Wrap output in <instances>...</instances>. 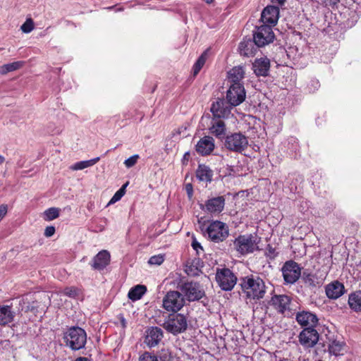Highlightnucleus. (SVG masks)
I'll return each mask as SVG.
<instances>
[{"label":"nucleus","instance_id":"nucleus-3","mask_svg":"<svg viewBox=\"0 0 361 361\" xmlns=\"http://www.w3.org/2000/svg\"><path fill=\"white\" fill-rule=\"evenodd\" d=\"M177 288L189 302L198 301L205 296V292L200 283L194 281L179 279Z\"/></svg>","mask_w":361,"mask_h":361},{"label":"nucleus","instance_id":"nucleus-2","mask_svg":"<svg viewBox=\"0 0 361 361\" xmlns=\"http://www.w3.org/2000/svg\"><path fill=\"white\" fill-rule=\"evenodd\" d=\"M242 292L247 299L258 300L264 297L266 286L264 281L257 276H247L240 279Z\"/></svg>","mask_w":361,"mask_h":361},{"label":"nucleus","instance_id":"nucleus-8","mask_svg":"<svg viewBox=\"0 0 361 361\" xmlns=\"http://www.w3.org/2000/svg\"><path fill=\"white\" fill-rule=\"evenodd\" d=\"M185 300L178 290H170L163 299V307L167 311L178 312L184 305Z\"/></svg>","mask_w":361,"mask_h":361},{"label":"nucleus","instance_id":"nucleus-19","mask_svg":"<svg viewBox=\"0 0 361 361\" xmlns=\"http://www.w3.org/2000/svg\"><path fill=\"white\" fill-rule=\"evenodd\" d=\"M291 299L286 295H275L271 299V305L279 313H284V312L289 309Z\"/></svg>","mask_w":361,"mask_h":361},{"label":"nucleus","instance_id":"nucleus-17","mask_svg":"<svg viewBox=\"0 0 361 361\" xmlns=\"http://www.w3.org/2000/svg\"><path fill=\"white\" fill-rule=\"evenodd\" d=\"M214 149V140L210 136H204L201 138L195 145L196 152L202 155L210 154Z\"/></svg>","mask_w":361,"mask_h":361},{"label":"nucleus","instance_id":"nucleus-38","mask_svg":"<svg viewBox=\"0 0 361 361\" xmlns=\"http://www.w3.org/2000/svg\"><path fill=\"white\" fill-rule=\"evenodd\" d=\"M139 361H158L157 357L149 352H145L139 357Z\"/></svg>","mask_w":361,"mask_h":361},{"label":"nucleus","instance_id":"nucleus-35","mask_svg":"<svg viewBox=\"0 0 361 361\" xmlns=\"http://www.w3.org/2000/svg\"><path fill=\"white\" fill-rule=\"evenodd\" d=\"M128 185V182L126 183L123 185H122V187L118 191H116V192L114 195V196L110 200L109 204H114L121 199V197L126 193V188Z\"/></svg>","mask_w":361,"mask_h":361},{"label":"nucleus","instance_id":"nucleus-14","mask_svg":"<svg viewBox=\"0 0 361 361\" xmlns=\"http://www.w3.org/2000/svg\"><path fill=\"white\" fill-rule=\"evenodd\" d=\"M279 17V7L275 6H267L262 12L261 20L263 24L273 26L277 23Z\"/></svg>","mask_w":361,"mask_h":361},{"label":"nucleus","instance_id":"nucleus-16","mask_svg":"<svg viewBox=\"0 0 361 361\" xmlns=\"http://www.w3.org/2000/svg\"><path fill=\"white\" fill-rule=\"evenodd\" d=\"M257 42L252 38L245 37L239 44L240 54L244 56H252L255 54L257 49L260 47L257 45Z\"/></svg>","mask_w":361,"mask_h":361},{"label":"nucleus","instance_id":"nucleus-47","mask_svg":"<svg viewBox=\"0 0 361 361\" xmlns=\"http://www.w3.org/2000/svg\"><path fill=\"white\" fill-rule=\"evenodd\" d=\"M8 211V206L7 204H1L0 205V221L3 219V218L5 216Z\"/></svg>","mask_w":361,"mask_h":361},{"label":"nucleus","instance_id":"nucleus-55","mask_svg":"<svg viewBox=\"0 0 361 361\" xmlns=\"http://www.w3.org/2000/svg\"><path fill=\"white\" fill-rule=\"evenodd\" d=\"M207 4H211L213 0H204Z\"/></svg>","mask_w":361,"mask_h":361},{"label":"nucleus","instance_id":"nucleus-45","mask_svg":"<svg viewBox=\"0 0 361 361\" xmlns=\"http://www.w3.org/2000/svg\"><path fill=\"white\" fill-rule=\"evenodd\" d=\"M192 247L195 250H196L197 254H199V250H203V248L201 246L200 243L197 242V240L195 238H192Z\"/></svg>","mask_w":361,"mask_h":361},{"label":"nucleus","instance_id":"nucleus-36","mask_svg":"<svg viewBox=\"0 0 361 361\" xmlns=\"http://www.w3.org/2000/svg\"><path fill=\"white\" fill-rule=\"evenodd\" d=\"M44 214L45 216V219L47 221L54 220V219H56L57 217H59V209L56 208V207L49 208L48 209L45 210V212H44Z\"/></svg>","mask_w":361,"mask_h":361},{"label":"nucleus","instance_id":"nucleus-10","mask_svg":"<svg viewBox=\"0 0 361 361\" xmlns=\"http://www.w3.org/2000/svg\"><path fill=\"white\" fill-rule=\"evenodd\" d=\"M224 146L230 151L242 153L248 146V140L241 133H234L225 137Z\"/></svg>","mask_w":361,"mask_h":361},{"label":"nucleus","instance_id":"nucleus-20","mask_svg":"<svg viewBox=\"0 0 361 361\" xmlns=\"http://www.w3.org/2000/svg\"><path fill=\"white\" fill-rule=\"evenodd\" d=\"M225 204V198L223 196H219L208 200L204 205H202L201 208L204 209L210 213H219L224 208Z\"/></svg>","mask_w":361,"mask_h":361},{"label":"nucleus","instance_id":"nucleus-12","mask_svg":"<svg viewBox=\"0 0 361 361\" xmlns=\"http://www.w3.org/2000/svg\"><path fill=\"white\" fill-rule=\"evenodd\" d=\"M283 277L286 283L293 284L301 276V269L299 264L293 260L287 261L281 268Z\"/></svg>","mask_w":361,"mask_h":361},{"label":"nucleus","instance_id":"nucleus-26","mask_svg":"<svg viewBox=\"0 0 361 361\" xmlns=\"http://www.w3.org/2000/svg\"><path fill=\"white\" fill-rule=\"evenodd\" d=\"M214 116L212 125L210 128L211 133L218 138H223L226 135V125L224 121Z\"/></svg>","mask_w":361,"mask_h":361},{"label":"nucleus","instance_id":"nucleus-52","mask_svg":"<svg viewBox=\"0 0 361 361\" xmlns=\"http://www.w3.org/2000/svg\"><path fill=\"white\" fill-rule=\"evenodd\" d=\"M120 320H121V323L122 324V326L123 328H125L126 326V319H124V317L123 316H121Z\"/></svg>","mask_w":361,"mask_h":361},{"label":"nucleus","instance_id":"nucleus-44","mask_svg":"<svg viewBox=\"0 0 361 361\" xmlns=\"http://www.w3.org/2000/svg\"><path fill=\"white\" fill-rule=\"evenodd\" d=\"M185 189L187 192L188 198L190 200L193 196V187L192 183H187L185 185Z\"/></svg>","mask_w":361,"mask_h":361},{"label":"nucleus","instance_id":"nucleus-54","mask_svg":"<svg viewBox=\"0 0 361 361\" xmlns=\"http://www.w3.org/2000/svg\"><path fill=\"white\" fill-rule=\"evenodd\" d=\"M5 161V158L4 157H3L2 155H0V165L2 164Z\"/></svg>","mask_w":361,"mask_h":361},{"label":"nucleus","instance_id":"nucleus-49","mask_svg":"<svg viewBox=\"0 0 361 361\" xmlns=\"http://www.w3.org/2000/svg\"><path fill=\"white\" fill-rule=\"evenodd\" d=\"M170 357V355L168 350H162V355H160V359L163 361H166Z\"/></svg>","mask_w":361,"mask_h":361},{"label":"nucleus","instance_id":"nucleus-15","mask_svg":"<svg viewBox=\"0 0 361 361\" xmlns=\"http://www.w3.org/2000/svg\"><path fill=\"white\" fill-rule=\"evenodd\" d=\"M295 319L301 326L314 328L318 323L317 315L310 311H300L297 312Z\"/></svg>","mask_w":361,"mask_h":361},{"label":"nucleus","instance_id":"nucleus-21","mask_svg":"<svg viewBox=\"0 0 361 361\" xmlns=\"http://www.w3.org/2000/svg\"><path fill=\"white\" fill-rule=\"evenodd\" d=\"M300 277L305 285L310 288L320 287L323 284V279L318 277L317 274L308 269L304 270Z\"/></svg>","mask_w":361,"mask_h":361},{"label":"nucleus","instance_id":"nucleus-41","mask_svg":"<svg viewBox=\"0 0 361 361\" xmlns=\"http://www.w3.org/2000/svg\"><path fill=\"white\" fill-rule=\"evenodd\" d=\"M341 0H321L322 4L325 7H331L332 8H337Z\"/></svg>","mask_w":361,"mask_h":361},{"label":"nucleus","instance_id":"nucleus-51","mask_svg":"<svg viewBox=\"0 0 361 361\" xmlns=\"http://www.w3.org/2000/svg\"><path fill=\"white\" fill-rule=\"evenodd\" d=\"M273 3L278 4L280 6H283L286 0H271Z\"/></svg>","mask_w":361,"mask_h":361},{"label":"nucleus","instance_id":"nucleus-1","mask_svg":"<svg viewBox=\"0 0 361 361\" xmlns=\"http://www.w3.org/2000/svg\"><path fill=\"white\" fill-rule=\"evenodd\" d=\"M246 97L244 86L240 82L232 83L226 92V99L217 98L211 106L215 117L228 118L233 107L242 104Z\"/></svg>","mask_w":361,"mask_h":361},{"label":"nucleus","instance_id":"nucleus-34","mask_svg":"<svg viewBox=\"0 0 361 361\" xmlns=\"http://www.w3.org/2000/svg\"><path fill=\"white\" fill-rule=\"evenodd\" d=\"M343 345L344 343L343 342L334 340L331 343L329 344V352L330 354L338 356L341 354Z\"/></svg>","mask_w":361,"mask_h":361},{"label":"nucleus","instance_id":"nucleus-32","mask_svg":"<svg viewBox=\"0 0 361 361\" xmlns=\"http://www.w3.org/2000/svg\"><path fill=\"white\" fill-rule=\"evenodd\" d=\"M99 157H96L90 160L76 162L75 164L71 166V169L73 171L82 170L84 169L94 165L96 163L99 161Z\"/></svg>","mask_w":361,"mask_h":361},{"label":"nucleus","instance_id":"nucleus-27","mask_svg":"<svg viewBox=\"0 0 361 361\" xmlns=\"http://www.w3.org/2000/svg\"><path fill=\"white\" fill-rule=\"evenodd\" d=\"M196 177L200 181L210 183L212 180L213 171L205 164H199L196 170Z\"/></svg>","mask_w":361,"mask_h":361},{"label":"nucleus","instance_id":"nucleus-43","mask_svg":"<svg viewBox=\"0 0 361 361\" xmlns=\"http://www.w3.org/2000/svg\"><path fill=\"white\" fill-rule=\"evenodd\" d=\"M266 255L271 259H273L276 256L277 253L276 252L275 248L268 245L266 250Z\"/></svg>","mask_w":361,"mask_h":361},{"label":"nucleus","instance_id":"nucleus-13","mask_svg":"<svg viewBox=\"0 0 361 361\" xmlns=\"http://www.w3.org/2000/svg\"><path fill=\"white\" fill-rule=\"evenodd\" d=\"M319 333L312 326L304 328L298 336L300 345L305 348L314 347L319 341Z\"/></svg>","mask_w":361,"mask_h":361},{"label":"nucleus","instance_id":"nucleus-9","mask_svg":"<svg viewBox=\"0 0 361 361\" xmlns=\"http://www.w3.org/2000/svg\"><path fill=\"white\" fill-rule=\"evenodd\" d=\"M237 277L228 268L217 269L216 281L221 290H231L237 283Z\"/></svg>","mask_w":361,"mask_h":361},{"label":"nucleus","instance_id":"nucleus-11","mask_svg":"<svg viewBox=\"0 0 361 361\" xmlns=\"http://www.w3.org/2000/svg\"><path fill=\"white\" fill-rule=\"evenodd\" d=\"M253 39L257 42V45L262 47L272 42L275 35L271 26L263 24L257 27L253 32Z\"/></svg>","mask_w":361,"mask_h":361},{"label":"nucleus","instance_id":"nucleus-5","mask_svg":"<svg viewBox=\"0 0 361 361\" xmlns=\"http://www.w3.org/2000/svg\"><path fill=\"white\" fill-rule=\"evenodd\" d=\"M261 238L256 233L240 235L233 240L234 249L240 254L245 255L259 250L258 244Z\"/></svg>","mask_w":361,"mask_h":361},{"label":"nucleus","instance_id":"nucleus-6","mask_svg":"<svg viewBox=\"0 0 361 361\" xmlns=\"http://www.w3.org/2000/svg\"><path fill=\"white\" fill-rule=\"evenodd\" d=\"M162 326L168 332L177 335L185 332L188 328L187 317L180 313L169 314L164 319Z\"/></svg>","mask_w":361,"mask_h":361},{"label":"nucleus","instance_id":"nucleus-53","mask_svg":"<svg viewBox=\"0 0 361 361\" xmlns=\"http://www.w3.org/2000/svg\"><path fill=\"white\" fill-rule=\"evenodd\" d=\"M75 361H90V360L87 357H78Z\"/></svg>","mask_w":361,"mask_h":361},{"label":"nucleus","instance_id":"nucleus-46","mask_svg":"<svg viewBox=\"0 0 361 361\" xmlns=\"http://www.w3.org/2000/svg\"><path fill=\"white\" fill-rule=\"evenodd\" d=\"M55 233V228L54 226H49L46 227L44 231V235L46 237H51Z\"/></svg>","mask_w":361,"mask_h":361},{"label":"nucleus","instance_id":"nucleus-30","mask_svg":"<svg viewBox=\"0 0 361 361\" xmlns=\"http://www.w3.org/2000/svg\"><path fill=\"white\" fill-rule=\"evenodd\" d=\"M245 71L243 66H238L233 67L228 72V78L233 83L240 82L244 78Z\"/></svg>","mask_w":361,"mask_h":361},{"label":"nucleus","instance_id":"nucleus-42","mask_svg":"<svg viewBox=\"0 0 361 361\" xmlns=\"http://www.w3.org/2000/svg\"><path fill=\"white\" fill-rule=\"evenodd\" d=\"M138 158L139 156L137 154L133 155L127 159L126 160H125L124 164L126 165V167L130 168L136 164Z\"/></svg>","mask_w":361,"mask_h":361},{"label":"nucleus","instance_id":"nucleus-25","mask_svg":"<svg viewBox=\"0 0 361 361\" xmlns=\"http://www.w3.org/2000/svg\"><path fill=\"white\" fill-rule=\"evenodd\" d=\"M348 305L355 312H361V290H355L348 295Z\"/></svg>","mask_w":361,"mask_h":361},{"label":"nucleus","instance_id":"nucleus-28","mask_svg":"<svg viewBox=\"0 0 361 361\" xmlns=\"http://www.w3.org/2000/svg\"><path fill=\"white\" fill-rule=\"evenodd\" d=\"M15 313L9 305H0V325H6L13 320Z\"/></svg>","mask_w":361,"mask_h":361},{"label":"nucleus","instance_id":"nucleus-24","mask_svg":"<svg viewBox=\"0 0 361 361\" xmlns=\"http://www.w3.org/2000/svg\"><path fill=\"white\" fill-rule=\"evenodd\" d=\"M163 338V331L157 326H152L147 331L146 343L149 347L156 346Z\"/></svg>","mask_w":361,"mask_h":361},{"label":"nucleus","instance_id":"nucleus-29","mask_svg":"<svg viewBox=\"0 0 361 361\" xmlns=\"http://www.w3.org/2000/svg\"><path fill=\"white\" fill-rule=\"evenodd\" d=\"M147 288L144 285H136L130 289L128 297L133 301L140 300L142 295L146 293Z\"/></svg>","mask_w":361,"mask_h":361},{"label":"nucleus","instance_id":"nucleus-50","mask_svg":"<svg viewBox=\"0 0 361 361\" xmlns=\"http://www.w3.org/2000/svg\"><path fill=\"white\" fill-rule=\"evenodd\" d=\"M226 171H227V174L228 176H231L233 173H235V170H234V166H233L227 165L226 166Z\"/></svg>","mask_w":361,"mask_h":361},{"label":"nucleus","instance_id":"nucleus-7","mask_svg":"<svg viewBox=\"0 0 361 361\" xmlns=\"http://www.w3.org/2000/svg\"><path fill=\"white\" fill-rule=\"evenodd\" d=\"M200 229L204 235L207 233L209 238L214 243L222 242L228 236L227 225L219 221H212L206 228L204 225H202Z\"/></svg>","mask_w":361,"mask_h":361},{"label":"nucleus","instance_id":"nucleus-39","mask_svg":"<svg viewBox=\"0 0 361 361\" xmlns=\"http://www.w3.org/2000/svg\"><path fill=\"white\" fill-rule=\"evenodd\" d=\"M164 260V256L159 255H154L149 258V263L150 264H154V265H160L163 263Z\"/></svg>","mask_w":361,"mask_h":361},{"label":"nucleus","instance_id":"nucleus-22","mask_svg":"<svg viewBox=\"0 0 361 361\" xmlns=\"http://www.w3.org/2000/svg\"><path fill=\"white\" fill-rule=\"evenodd\" d=\"M110 262V254L107 250H102L93 258L91 264L95 270H103Z\"/></svg>","mask_w":361,"mask_h":361},{"label":"nucleus","instance_id":"nucleus-31","mask_svg":"<svg viewBox=\"0 0 361 361\" xmlns=\"http://www.w3.org/2000/svg\"><path fill=\"white\" fill-rule=\"evenodd\" d=\"M24 64L25 62L22 61L4 64L0 66V74L5 75L9 72L16 71L23 67Z\"/></svg>","mask_w":361,"mask_h":361},{"label":"nucleus","instance_id":"nucleus-33","mask_svg":"<svg viewBox=\"0 0 361 361\" xmlns=\"http://www.w3.org/2000/svg\"><path fill=\"white\" fill-rule=\"evenodd\" d=\"M207 57V51H204L201 56L197 59V61L193 66L192 71L193 75H197L203 66L204 65Z\"/></svg>","mask_w":361,"mask_h":361},{"label":"nucleus","instance_id":"nucleus-48","mask_svg":"<svg viewBox=\"0 0 361 361\" xmlns=\"http://www.w3.org/2000/svg\"><path fill=\"white\" fill-rule=\"evenodd\" d=\"M190 158V152H186L184 154L183 157L182 159V164L183 165H187Z\"/></svg>","mask_w":361,"mask_h":361},{"label":"nucleus","instance_id":"nucleus-23","mask_svg":"<svg viewBox=\"0 0 361 361\" xmlns=\"http://www.w3.org/2000/svg\"><path fill=\"white\" fill-rule=\"evenodd\" d=\"M270 68V61L267 58L257 59L252 63V69L257 76H267Z\"/></svg>","mask_w":361,"mask_h":361},{"label":"nucleus","instance_id":"nucleus-4","mask_svg":"<svg viewBox=\"0 0 361 361\" xmlns=\"http://www.w3.org/2000/svg\"><path fill=\"white\" fill-rule=\"evenodd\" d=\"M63 339L66 346L73 350L83 348L87 342L85 331L79 326H72L64 333Z\"/></svg>","mask_w":361,"mask_h":361},{"label":"nucleus","instance_id":"nucleus-18","mask_svg":"<svg viewBox=\"0 0 361 361\" xmlns=\"http://www.w3.org/2000/svg\"><path fill=\"white\" fill-rule=\"evenodd\" d=\"M325 292L328 298L336 300L345 293V289L342 283L334 281L326 286Z\"/></svg>","mask_w":361,"mask_h":361},{"label":"nucleus","instance_id":"nucleus-37","mask_svg":"<svg viewBox=\"0 0 361 361\" xmlns=\"http://www.w3.org/2000/svg\"><path fill=\"white\" fill-rule=\"evenodd\" d=\"M21 30L25 33H29L34 29V22L31 18H28L21 25Z\"/></svg>","mask_w":361,"mask_h":361},{"label":"nucleus","instance_id":"nucleus-40","mask_svg":"<svg viewBox=\"0 0 361 361\" xmlns=\"http://www.w3.org/2000/svg\"><path fill=\"white\" fill-rule=\"evenodd\" d=\"M64 295L71 298H75L78 295V289L73 286L66 287L63 290Z\"/></svg>","mask_w":361,"mask_h":361}]
</instances>
